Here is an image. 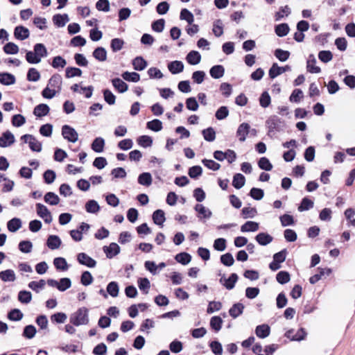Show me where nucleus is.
Here are the masks:
<instances>
[{
  "label": "nucleus",
  "instance_id": "obj_56",
  "mask_svg": "<svg viewBox=\"0 0 355 355\" xmlns=\"http://www.w3.org/2000/svg\"><path fill=\"white\" fill-rule=\"evenodd\" d=\"M221 263L226 266H231L234 263V259L232 254L230 252H227L225 254L221 255L220 257Z\"/></svg>",
  "mask_w": 355,
  "mask_h": 355
},
{
  "label": "nucleus",
  "instance_id": "obj_29",
  "mask_svg": "<svg viewBox=\"0 0 355 355\" xmlns=\"http://www.w3.org/2000/svg\"><path fill=\"white\" fill-rule=\"evenodd\" d=\"M93 56L97 60L104 62L107 59V51L103 47H98L94 51Z\"/></svg>",
  "mask_w": 355,
  "mask_h": 355
},
{
  "label": "nucleus",
  "instance_id": "obj_3",
  "mask_svg": "<svg viewBox=\"0 0 355 355\" xmlns=\"http://www.w3.org/2000/svg\"><path fill=\"white\" fill-rule=\"evenodd\" d=\"M70 322L75 326L85 325L89 322L88 309L82 307L78 309L70 318Z\"/></svg>",
  "mask_w": 355,
  "mask_h": 355
},
{
  "label": "nucleus",
  "instance_id": "obj_5",
  "mask_svg": "<svg viewBox=\"0 0 355 355\" xmlns=\"http://www.w3.org/2000/svg\"><path fill=\"white\" fill-rule=\"evenodd\" d=\"M62 134L64 139L70 142L75 143L78 141V135L77 132L70 126L65 125L62 128Z\"/></svg>",
  "mask_w": 355,
  "mask_h": 355
},
{
  "label": "nucleus",
  "instance_id": "obj_4",
  "mask_svg": "<svg viewBox=\"0 0 355 355\" xmlns=\"http://www.w3.org/2000/svg\"><path fill=\"white\" fill-rule=\"evenodd\" d=\"M36 211L38 216L42 218L46 223L49 224L52 222L51 213L45 205L41 203L36 204Z\"/></svg>",
  "mask_w": 355,
  "mask_h": 355
},
{
  "label": "nucleus",
  "instance_id": "obj_35",
  "mask_svg": "<svg viewBox=\"0 0 355 355\" xmlns=\"http://www.w3.org/2000/svg\"><path fill=\"white\" fill-rule=\"evenodd\" d=\"M204 139L207 141H213L216 139V132L213 128L210 127L202 131Z\"/></svg>",
  "mask_w": 355,
  "mask_h": 355
},
{
  "label": "nucleus",
  "instance_id": "obj_52",
  "mask_svg": "<svg viewBox=\"0 0 355 355\" xmlns=\"http://www.w3.org/2000/svg\"><path fill=\"white\" fill-rule=\"evenodd\" d=\"M258 166L260 168L265 171H271L272 168V164L270 162L269 159L265 157L260 158L258 162Z\"/></svg>",
  "mask_w": 355,
  "mask_h": 355
},
{
  "label": "nucleus",
  "instance_id": "obj_47",
  "mask_svg": "<svg viewBox=\"0 0 355 355\" xmlns=\"http://www.w3.org/2000/svg\"><path fill=\"white\" fill-rule=\"evenodd\" d=\"M67 64V61L61 56H55L53 58L51 66L55 69L64 68Z\"/></svg>",
  "mask_w": 355,
  "mask_h": 355
},
{
  "label": "nucleus",
  "instance_id": "obj_28",
  "mask_svg": "<svg viewBox=\"0 0 355 355\" xmlns=\"http://www.w3.org/2000/svg\"><path fill=\"white\" fill-rule=\"evenodd\" d=\"M312 57V59H309L307 61V71L311 73H320L321 69L319 67L316 66V60L313 57V55H311L310 58Z\"/></svg>",
  "mask_w": 355,
  "mask_h": 355
},
{
  "label": "nucleus",
  "instance_id": "obj_41",
  "mask_svg": "<svg viewBox=\"0 0 355 355\" xmlns=\"http://www.w3.org/2000/svg\"><path fill=\"white\" fill-rule=\"evenodd\" d=\"M276 279L281 284H286L291 279L290 274L286 271H280L277 274Z\"/></svg>",
  "mask_w": 355,
  "mask_h": 355
},
{
  "label": "nucleus",
  "instance_id": "obj_61",
  "mask_svg": "<svg viewBox=\"0 0 355 355\" xmlns=\"http://www.w3.org/2000/svg\"><path fill=\"white\" fill-rule=\"evenodd\" d=\"M202 173V169L201 166H194L189 168L188 173H189V175L190 176V178L196 179L200 175H201Z\"/></svg>",
  "mask_w": 355,
  "mask_h": 355
},
{
  "label": "nucleus",
  "instance_id": "obj_6",
  "mask_svg": "<svg viewBox=\"0 0 355 355\" xmlns=\"http://www.w3.org/2000/svg\"><path fill=\"white\" fill-rule=\"evenodd\" d=\"M21 139L24 142L28 143L30 148L36 152H40L42 150V144L37 141L34 137L31 135H25L21 137Z\"/></svg>",
  "mask_w": 355,
  "mask_h": 355
},
{
  "label": "nucleus",
  "instance_id": "obj_46",
  "mask_svg": "<svg viewBox=\"0 0 355 355\" xmlns=\"http://www.w3.org/2000/svg\"><path fill=\"white\" fill-rule=\"evenodd\" d=\"M34 25L40 30H44L47 28V19L42 17H35L33 19Z\"/></svg>",
  "mask_w": 355,
  "mask_h": 355
},
{
  "label": "nucleus",
  "instance_id": "obj_57",
  "mask_svg": "<svg viewBox=\"0 0 355 355\" xmlns=\"http://www.w3.org/2000/svg\"><path fill=\"white\" fill-rule=\"evenodd\" d=\"M313 207V202L311 199L305 197L302 200L301 205L298 207V209H299V211H305V210H309L311 208H312Z\"/></svg>",
  "mask_w": 355,
  "mask_h": 355
},
{
  "label": "nucleus",
  "instance_id": "obj_59",
  "mask_svg": "<svg viewBox=\"0 0 355 355\" xmlns=\"http://www.w3.org/2000/svg\"><path fill=\"white\" fill-rule=\"evenodd\" d=\"M195 210L202 214L204 218H209L211 216V212L201 204H197Z\"/></svg>",
  "mask_w": 355,
  "mask_h": 355
},
{
  "label": "nucleus",
  "instance_id": "obj_26",
  "mask_svg": "<svg viewBox=\"0 0 355 355\" xmlns=\"http://www.w3.org/2000/svg\"><path fill=\"white\" fill-rule=\"evenodd\" d=\"M0 279L3 282H14L16 279L15 273L12 270H6L0 272Z\"/></svg>",
  "mask_w": 355,
  "mask_h": 355
},
{
  "label": "nucleus",
  "instance_id": "obj_16",
  "mask_svg": "<svg viewBox=\"0 0 355 355\" xmlns=\"http://www.w3.org/2000/svg\"><path fill=\"white\" fill-rule=\"evenodd\" d=\"M256 241L261 245H266L272 241V237L267 233L261 232L255 237Z\"/></svg>",
  "mask_w": 355,
  "mask_h": 355
},
{
  "label": "nucleus",
  "instance_id": "obj_38",
  "mask_svg": "<svg viewBox=\"0 0 355 355\" xmlns=\"http://www.w3.org/2000/svg\"><path fill=\"white\" fill-rule=\"evenodd\" d=\"M19 50V46L13 42H8L3 46V51L6 54L15 55Z\"/></svg>",
  "mask_w": 355,
  "mask_h": 355
},
{
  "label": "nucleus",
  "instance_id": "obj_11",
  "mask_svg": "<svg viewBox=\"0 0 355 355\" xmlns=\"http://www.w3.org/2000/svg\"><path fill=\"white\" fill-rule=\"evenodd\" d=\"M250 128V125L247 123H243L239 126L236 135L240 141L243 142L245 140L246 136L249 133Z\"/></svg>",
  "mask_w": 355,
  "mask_h": 355
},
{
  "label": "nucleus",
  "instance_id": "obj_60",
  "mask_svg": "<svg viewBox=\"0 0 355 355\" xmlns=\"http://www.w3.org/2000/svg\"><path fill=\"white\" fill-rule=\"evenodd\" d=\"M270 101L271 99L269 94L267 92H263L259 98L261 106L266 108L270 105Z\"/></svg>",
  "mask_w": 355,
  "mask_h": 355
},
{
  "label": "nucleus",
  "instance_id": "obj_21",
  "mask_svg": "<svg viewBox=\"0 0 355 355\" xmlns=\"http://www.w3.org/2000/svg\"><path fill=\"white\" fill-rule=\"evenodd\" d=\"M114 87L120 93H123L128 90V85L120 78H114L112 80Z\"/></svg>",
  "mask_w": 355,
  "mask_h": 355
},
{
  "label": "nucleus",
  "instance_id": "obj_33",
  "mask_svg": "<svg viewBox=\"0 0 355 355\" xmlns=\"http://www.w3.org/2000/svg\"><path fill=\"white\" fill-rule=\"evenodd\" d=\"M180 18L182 20H185L187 21L189 25H191L194 21L193 15L187 8L182 9Z\"/></svg>",
  "mask_w": 355,
  "mask_h": 355
},
{
  "label": "nucleus",
  "instance_id": "obj_53",
  "mask_svg": "<svg viewBox=\"0 0 355 355\" xmlns=\"http://www.w3.org/2000/svg\"><path fill=\"white\" fill-rule=\"evenodd\" d=\"M124 41L120 38H114L112 40L110 46L114 52H116L122 49Z\"/></svg>",
  "mask_w": 355,
  "mask_h": 355
},
{
  "label": "nucleus",
  "instance_id": "obj_63",
  "mask_svg": "<svg viewBox=\"0 0 355 355\" xmlns=\"http://www.w3.org/2000/svg\"><path fill=\"white\" fill-rule=\"evenodd\" d=\"M318 58L322 62L327 63L332 60L333 55L329 51H321L318 53Z\"/></svg>",
  "mask_w": 355,
  "mask_h": 355
},
{
  "label": "nucleus",
  "instance_id": "obj_54",
  "mask_svg": "<svg viewBox=\"0 0 355 355\" xmlns=\"http://www.w3.org/2000/svg\"><path fill=\"white\" fill-rule=\"evenodd\" d=\"M40 78V72L35 68H31L27 73V79L29 81L36 82Z\"/></svg>",
  "mask_w": 355,
  "mask_h": 355
},
{
  "label": "nucleus",
  "instance_id": "obj_39",
  "mask_svg": "<svg viewBox=\"0 0 355 355\" xmlns=\"http://www.w3.org/2000/svg\"><path fill=\"white\" fill-rule=\"evenodd\" d=\"M85 209L87 212L95 214L99 211L100 207L96 200H89L85 205Z\"/></svg>",
  "mask_w": 355,
  "mask_h": 355
},
{
  "label": "nucleus",
  "instance_id": "obj_22",
  "mask_svg": "<svg viewBox=\"0 0 355 355\" xmlns=\"http://www.w3.org/2000/svg\"><path fill=\"white\" fill-rule=\"evenodd\" d=\"M7 227L10 232H15L21 227V220L18 218H14L8 222Z\"/></svg>",
  "mask_w": 355,
  "mask_h": 355
},
{
  "label": "nucleus",
  "instance_id": "obj_17",
  "mask_svg": "<svg viewBox=\"0 0 355 355\" xmlns=\"http://www.w3.org/2000/svg\"><path fill=\"white\" fill-rule=\"evenodd\" d=\"M209 73L212 78L218 79L223 76L225 69L222 65H215L211 68Z\"/></svg>",
  "mask_w": 355,
  "mask_h": 355
},
{
  "label": "nucleus",
  "instance_id": "obj_40",
  "mask_svg": "<svg viewBox=\"0 0 355 355\" xmlns=\"http://www.w3.org/2000/svg\"><path fill=\"white\" fill-rule=\"evenodd\" d=\"M132 65L135 70L141 71L146 68L147 64L141 57H137L133 60Z\"/></svg>",
  "mask_w": 355,
  "mask_h": 355
},
{
  "label": "nucleus",
  "instance_id": "obj_12",
  "mask_svg": "<svg viewBox=\"0 0 355 355\" xmlns=\"http://www.w3.org/2000/svg\"><path fill=\"white\" fill-rule=\"evenodd\" d=\"M52 21L57 27H63L69 21L67 14H57L53 16Z\"/></svg>",
  "mask_w": 355,
  "mask_h": 355
},
{
  "label": "nucleus",
  "instance_id": "obj_64",
  "mask_svg": "<svg viewBox=\"0 0 355 355\" xmlns=\"http://www.w3.org/2000/svg\"><path fill=\"white\" fill-rule=\"evenodd\" d=\"M33 248V244L31 241H23L19 244V250L24 253H29Z\"/></svg>",
  "mask_w": 355,
  "mask_h": 355
},
{
  "label": "nucleus",
  "instance_id": "obj_18",
  "mask_svg": "<svg viewBox=\"0 0 355 355\" xmlns=\"http://www.w3.org/2000/svg\"><path fill=\"white\" fill-rule=\"evenodd\" d=\"M105 140L102 137H96L91 145L92 149L96 153L103 152Z\"/></svg>",
  "mask_w": 355,
  "mask_h": 355
},
{
  "label": "nucleus",
  "instance_id": "obj_43",
  "mask_svg": "<svg viewBox=\"0 0 355 355\" xmlns=\"http://www.w3.org/2000/svg\"><path fill=\"white\" fill-rule=\"evenodd\" d=\"M46 285V282L41 279L38 282L33 281L28 284V287L34 291L38 293L40 290L43 289Z\"/></svg>",
  "mask_w": 355,
  "mask_h": 355
},
{
  "label": "nucleus",
  "instance_id": "obj_15",
  "mask_svg": "<svg viewBox=\"0 0 355 355\" xmlns=\"http://www.w3.org/2000/svg\"><path fill=\"white\" fill-rule=\"evenodd\" d=\"M270 332V327L268 324H261L256 327V335L261 338H265L269 336Z\"/></svg>",
  "mask_w": 355,
  "mask_h": 355
},
{
  "label": "nucleus",
  "instance_id": "obj_25",
  "mask_svg": "<svg viewBox=\"0 0 355 355\" xmlns=\"http://www.w3.org/2000/svg\"><path fill=\"white\" fill-rule=\"evenodd\" d=\"M0 83L4 85H12L15 83V76L9 73H0Z\"/></svg>",
  "mask_w": 355,
  "mask_h": 355
},
{
  "label": "nucleus",
  "instance_id": "obj_30",
  "mask_svg": "<svg viewBox=\"0 0 355 355\" xmlns=\"http://www.w3.org/2000/svg\"><path fill=\"white\" fill-rule=\"evenodd\" d=\"M153 220L155 224L162 225L166 220L164 212L161 209L156 210L153 214Z\"/></svg>",
  "mask_w": 355,
  "mask_h": 355
},
{
  "label": "nucleus",
  "instance_id": "obj_44",
  "mask_svg": "<svg viewBox=\"0 0 355 355\" xmlns=\"http://www.w3.org/2000/svg\"><path fill=\"white\" fill-rule=\"evenodd\" d=\"M257 214L255 207H243L241 210V215L243 218H254Z\"/></svg>",
  "mask_w": 355,
  "mask_h": 355
},
{
  "label": "nucleus",
  "instance_id": "obj_10",
  "mask_svg": "<svg viewBox=\"0 0 355 355\" xmlns=\"http://www.w3.org/2000/svg\"><path fill=\"white\" fill-rule=\"evenodd\" d=\"M78 261L80 264L87 266L89 268H94L96 264L94 259L83 252L78 254Z\"/></svg>",
  "mask_w": 355,
  "mask_h": 355
},
{
  "label": "nucleus",
  "instance_id": "obj_48",
  "mask_svg": "<svg viewBox=\"0 0 355 355\" xmlns=\"http://www.w3.org/2000/svg\"><path fill=\"white\" fill-rule=\"evenodd\" d=\"M137 143L139 146L144 148H147L151 146L153 144V139L149 136L143 135L137 139Z\"/></svg>",
  "mask_w": 355,
  "mask_h": 355
},
{
  "label": "nucleus",
  "instance_id": "obj_8",
  "mask_svg": "<svg viewBox=\"0 0 355 355\" xmlns=\"http://www.w3.org/2000/svg\"><path fill=\"white\" fill-rule=\"evenodd\" d=\"M29 35L30 31L27 28L23 26H17L15 28L14 36L17 40H24L28 38Z\"/></svg>",
  "mask_w": 355,
  "mask_h": 355
},
{
  "label": "nucleus",
  "instance_id": "obj_7",
  "mask_svg": "<svg viewBox=\"0 0 355 355\" xmlns=\"http://www.w3.org/2000/svg\"><path fill=\"white\" fill-rule=\"evenodd\" d=\"M291 70V67L289 65H286L284 67H279L277 63H274L272 67L269 70V76L270 78H275L277 76Z\"/></svg>",
  "mask_w": 355,
  "mask_h": 355
},
{
  "label": "nucleus",
  "instance_id": "obj_31",
  "mask_svg": "<svg viewBox=\"0 0 355 355\" xmlns=\"http://www.w3.org/2000/svg\"><path fill=\"white\" fill-rule=\"evenodd\" d=\"M53 264L56 269L65 271L68 269L69 266L64 258L57 257L53 260Z\"/></svg>",
  "mask_w": 355,
  "mask_h": 355
},
{
  "label": "nucleus",
  "instance_id": "obj_58",
  "mask_svg": "<svg viewBox=\"0 0 355 355\" xmlns=\"http://www.w3.org/2000/svg\"><path fill=\"white\" fill-rule=\"evenodd\" d=\"M137 283L140 290L143 291L145 293H148L150 282L147 278H140L138 279Z\"/></svg>",
  "mask_w": 355,
  "mask_h": 355
},
{
  "label": "nucleus",
  "instance_id": "obj_51",
  "mask_svg": "<svg viewBox=\"0 0 355 355\" xmlns=\"http://www.w3.org/2000/svg\"><path fill=\"white\" fill-rule=\"evenodd\" d=\"M223 320L219 316H214L211 318L210 326L216 331H218L222 327Z\"/></svg>",
  "mask_w": 355,
  "mask_h": 355
},
{
  "label": "nucleus",
  "instance_id": "obj_36",
  "mask_svg": "<svg viewBox=\"0 0 355 355\" xmlns=\"http://www.w3.org/2000/svg\"><path fill=\"white\" fill-rule=\"evenodd\" d=\"M122 77L124 80L129 82L137 83L140 80V76L136 72L125 71L123 73Z\"/></svg>",
  "mask_w": 355,
  "mask_h": 355
},
{
  "label": "nucleus",
  "instance_id": "obj_24",
  "mask_svg": "<svg viewBox=\"0 0 355 355\" xmlns=\"http://www.w3.org/2000/svg\"><path fill=\"white\" fill-rule=\"evenodd\" d=\"M259 223L254 221H247L241 227V231L243 232H256L259 230Z\"/></svg>",
  "mask_w": 355,
  "mask_h": 355
},
{
  "label": "nucleus",
  "instance_id": "obj_2",
  "mask_svg": "<svg viewBox=\"0 0 355 355\" xmlns=\"http://www.w3.org/2000/svg\"><path fill=\"white\" fill-rule=\"evenodd\" d=\"M47 49L43 44H36L33 51H27L26 60L30 64H38L43 58L46 57Z\"/></svg>",
  "mask_w": 355,
  "mask_h": 355
},
{
  "label": "nucleus",
  "instance_id": "obj_34",
  "mask_svg": "<svg viewBox=\"0 0 355 355\" xmlns=\"http://www.w3.org/2000/svg\"><path fill=\"white\" fill-rule=\"evenodd\" d=\"M212 31L217 37L223 34V26L220 19H217L214 22Z\"/></svg>",
  "mask_w": 355,
  "mask_h": 355
},
{
  "label": "nucleus",
  "instance_id": "obj_13",
  "mask_svg": "<svg viewBox=\"0 0 355 355\" xmlns=\"http://www.w3.org/2000/svg\"><path fill=\"white\" fill-rule=\"evenodd\" d=\"M15 141L14 135L10 132H6L0 137V147H7Z\"/></svg>",
  "mask_w": 355,
  "mask_h": 355
},
{
  "label": "nucleus",
  "instance_id": "obj_62",
  "mask_svg": "<svg viewBox=\"0 0 355 355\" xmlns=\"http://www.w3.org/2000/svg\"><path fill=\"white\" fill-rule=\"evenodd\" d=\"M250 196L256 200H259L263 198L264 192L261 189L252 188L250 191Z\"/></svg>",
  "mask_w": 355,
  "mask_h": 355
},
{
  "label": "nucleus",
  "instance_id": "obj_1",
  "mask_svg": "<svg viewBox=\"0 0 355 355\" xmlns=\"http://www.w3.org/2000/svg\"><path fill=\"white\" fill-rule=\"evenodd\" d=\"M62 78L59 74L53 75L48 81L46 87L42 92L45 98H53L56 94L61 92Z\"/></svg>",
  "mask_w": 355,
  "mask_h": 355
},
{
  "label": "nucleus",
  "instance_id": "obj_50",
  "mask_svg": "<svg viewBox=\"0 0 355 355\" xmlns=\"http://www.w3.org/2000/svg\"><path fill=\"white\" fill-rule=\"evenodd\" d=\"M18 300L24 304L29 303L32 300L31 293L26 291H21L19 293Z\"/></svg>",
  "mask_w": 355,
  "mask_h": 355
},
{
  "label": "nucleus",
  "instance_id": "obj_49",
  "mask_svg": "<svg viewBox=\"0 0 355 355\" xmlns=\"http://www.w3.org/2000/svg\"><path fill=\"white\" fill-rule=\"evenodd\" d=\"M237 280H238V275L236 273H232L230 275L229 278L225 280L224 286L227 289L231 290L234 287L235 284L237 282Z\"/></svg>",
  "mask_w": 355,
  "mask_h": 355
},
{
  "label": "nucleus",
  "instance_id": "obj_42",
  "mask_svg": "<svg viewBox=\"0 0 355 355\" xmlns=\"http://www.w3.org/2000/svg\"><path fill=\"white\" fill-rule=\"evenodd\" d=\"M138 182L141 185L149 186L152 183V177L149 173H143L138 178Z\"/></svg>",
  "mask_w": 355,
  "mask_h": 355
},
{
  "label": "nucleus",
  "instance_id": "obj_27",
  "mask_svg": "<svg viewBox=\"0 0 355 355\" xmlns=\"http://www.w3.org/2000/svg\"><path fill=\"white\" fill-rule=\"evenodd\" d=\"M245 182L244 175L241 173H236L233 177L232 185L234 188L239 189L243 187Z\"/></svg>",
  "mask_w": 355,
  "mask_h": 355
},
{
  "label": "nucleus",
  "instance_id": "obj_37",
  "mask_svg": "<svg viewBox=\"0 0 355 355\" xmlns=\"http://www.w3.org/2000/svg\"><path fill=\"white\" fill-rule=\"evenodd\" d=\"M119 288L118 284L115 282H111L107 286V292L113 297L119 295Z\"/></svg>",
  "mask_w": 355,
  "mask_h": 355
},
{
  "label": "nucleus",
  "instance_id": "obj_55",
  "mask_svg": "<svg viewBox=\"0 0 355 355\" xmlns=\"http://www.w3.org/2000/svg\"><path fill=\"white\" fill-rule=\"evenodd\" d=\"M275 55L279 60L284 62L288 59L290 53L288 51L277 49L275 51Z\"/></svg>",
  "mask_w": 355,
  "mask_h": 355
},
{
  "label": "nucleus",
  "instance_id": "obj_14",
  "mask_svg": "<svg viewBox=\"0 0 355 355\" xmlns=\"http://www.w3.org/2000/svg\"><path fill=\"white\" fill-rule=\"evenodd\" d=\"M186 60L189 64L196 65L200 63L201 60V55L199 52L196 51H191L187 54Z\"/></svg>",
  "mask_w": 355,
  "mask_h": 355
},
{
  "label": "nucleus",
  "instance_id": "obj_45",
  "mask_svg": "<svg viewBox=\"0 0 355 355\" xmlns=\"http://www.w3.org/2000/svg\"><path fill=\"white\" fill-rule=\"evenodd\" d=\"M82 71L76 67H67L65 71V76L67 78H73L76 76H81Z\"/></svg>",
  "mask_w": 355,
  "mask_h": 355
},
{
  "label": "nucleus",
  "instance_id": "obj_32",
  "mask_svg": "<svg viewBox=\"0 0 355 355\" xmlns=\"http://www.w3.org/2000/svg\"><path fill=\"white\" fill-rule=\"evenodd\" d=\"M289 26L287 24L283 23L279 25H277L275 28V33L279 37L286 36L289 32Z\"/></svg>",
  "mask_w": 355,
  "mask_h": 355
},
{
  "label": "nucleus",
  "instance_id": "obj_20",
  "mask_svg": "<svg viewBox=\"0 0 355 355\" xmlns=\"http://www.w3.org/2000/svg\"><path fill=\"white\" fill-rule=\"evenodd\" d=\"M44 201L50 205H57L60 202V198L53 192H48L44 197Z\"/></svg>",
  "mask_w": 355,
  "mask_h": 355
},
{
  "label": "nucleus",
  "instance_id": "obj_19",
  "mask_svg": "<svg viewBox=\"0 0 355 355\" xmlns=\"http://www.w3.org/2000/svg\"><path fill=\"white\" fill-rule=\"evenodd\" d=\"M61 243V240L58 236L51 235L47 239L46 244L50 249L55 250L60 246Z\"/></svg>",
  "mask_w": 355,
  "mask_h": 355
},
{
  "label": "nucleus",
  "instance_id": "obj_9",
  "mask_svg": "<svg viewBox=\"0 0 355 355\" xmlns=\"http://www.w3.org/2000/svg\"><path fill=\"white\" fill-rule=\"evenodd\" d=\"M103 251L109 259H112L120 252V247L116 243H112L109 246H104Z\"/></svg>",
  "mask_w": 355,
  "mask_h": 355
},
{
  "label": "nucleus",
  "instance_id": "obj_23",
  "mask_svg": "<svg viewBox=\"0 0 355 355\" xmlns=\"http://www.w3.org/2000/svg\"><path fill=\"white\" fill-rule=\"evenodd\" d=\"M244 309V306L241 303L234 304L229 310L230 315L233 318H236L241 314H242Z\"/></svg>",
  "mask_w": 355,
  "mask_h": 355
}]
</instances>
